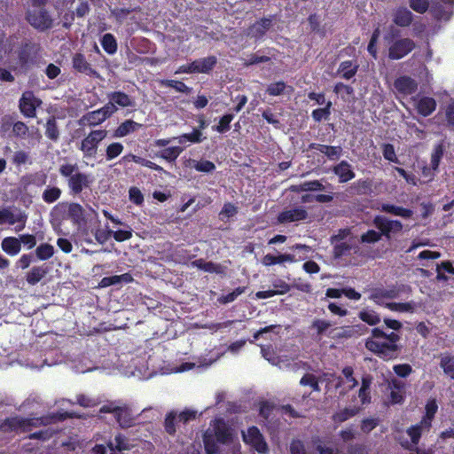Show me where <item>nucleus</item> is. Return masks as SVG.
<instances>
[{
	"label": "nucleus",
	"instance_id": "obj_11",
	"mask_svg": "<svg viewBox=\"0 0 454 454\" xmlns=\"http://www.w3.org/2000/svg\"><path fill=\"white\" fill-rule=\"evenodd\" d=\"M394 87L398 93L407 96L417 91L418 83L413 78L402 75L395 80Z\"/></svg>",
	"mask_w": 454,
	"mask_h": 454
},
{
	"label": "nucleus",
	"instance_id": "obj_8",
	"mask_svg": "<svg viewBox=\"0 0 454 454\" xmlns=\"http://www.w3.org/2000/svg\"><path fill=\"white\" fill-rule=\"evenodd\" d=\"M109 109H112L111 106L105 105L99 109L88 112L80 118L78 123L81 126H98L113 115Z\"/></svg>",
	"mask_w": 454,
	"mask_h": 454
},
{
	"label": "nucleus",
	"instance_id": "obj_45",
	"mask_svg": "<svg viewBox=\"0 0 454 454\" xmlns=\"http://www.w3.org/2000/svg\"><path fill=\"white\" fill-rule=\"evenodd\" d=\"M161 85L166 88H172L176 91L182 92L184 94L191 93L192 89L188 87L184 82L177 80H162Z\"/></svg>",
	"mask_w": 454,
	"mask_h": 454
},
{
	"label": "nucleus",
	"instance_id": "obj_26",
	"mask_svg": "<svg viewBox=\"0 0 454 454\" xmlns=\"http://www.w3.org/2000/svg\"><path fill=\"white\" fill-rule=\"evenodd\" d=\"M272 25L270 18H262L257 20L251 27L250 31L254 37L262 38Z\"/></svg>",
	"mask_w": 454,
	"mask_h": 454
},
{
	"label": "nucleus",
	"instance_id": "obj_62",
	"mask_svg": "<svg viewBox=\"0 0 454 454\" xmlns=\"http://www.w3.org/2000/svg\"><path fill=\"white\" fill-rule=\"evenodd\" d=\"M442 269L444 271L454 275V267L452 263L449 261L442 262L440 265L437 266V279L446 280L447 277L440 272V270Z\"/></svg>",
	"mask_w": 454,
	"mask_h": 454
},
{
	"label": "nucleus",
	"instance_id": "obj_46",
	"mask_svg": "<svg viewBox=\"0 0 454 454\" xmlns=\"http://www.w3.org/2000/svg\"><path fill=\"white\" fill-rule=\"evenodd\" d=\"M124 150V146L120 142H113L108 145L106 148V160H113L121 154Z\"/></svg>",
	"mask_w": 454,
	"mask_h": 454
},
{
	"label": "nucleus",
	"instance_id": "obj_36",
	"mask_svg": "<svg viewBox=\"0 0 454 454\" xmlns=\"http://www.w3.org/2000/svg\"><path fill=\"white\" fill-rule=\"evenodd\" d=\"M330 321L325 319L315 318L309 325V330L315 331L317 338L321 339L322 335L331 327Z\"/></svg>",
	"mask_w": 454,
	"mask_h": 454
},
{
	"label": "nucleus",
	"instance_id": "obj_24",
	"mask_svg": "<svg viewBox=\"0 0 454 454\" xmlns=\"http://www.w3.org/2000/svg\"><path fill=\"white\" fill-rule=\"evenodd\" d=\"M35 49V44L31 42H25L18 52V59L20 64L24 67L28 65L32 60V52Z\"/></svg>",
	"mask_w": 454,
	"mask_h": 454
},
{
	"label": "nucleus",
	"instance_id": "obj_49",
	"mask_svg": "<svg viewBox=\"0 0 454 454\" xmlns=\"http://www.w3.org/2000/svg\"><path fill=\"white\" fill-rule=\"evenodd\" d=\"M234 115L232 114H226L221 117L218 125L214 126L213 129L218 133H225L231 129V122L233 120Z\"/></svg>",
	"mask_w": 454,
	"mask_h": 454
},
{
	"label": "nucleus",
	"instance_id": "obj_42",
	"mask_svg": "<svg viewBox=\"0 0 454 454\" xmlns=\"http://www.w3.org/2000/svg\"><path fill=\"white\" fill-rule=\"evenodd\" d=\"M183 150L184 149L180 146H171L161 150L158 153V156L168 162H174L181 154Z\"/></svg>",
	"mask_w": 454,
	"mask_h": 454
},
{
	"label": "nucleus",
	"instance_id": "obj_55",
	"mask_svg": "<svg viewBox=\"0 0 454 454\" xmlns=\"http://www.w3.org/2000/svg\"><path fill=\"white\" fill-rule=\"evenodd\" d=\"M410 7L416 12L423 14L429 8L428 0H409Z\"/></svg>",
	"mask_w": 454,
	"mask_h": 454
},
{
	"label": "nucleus",
	"instance_id": "obj_43",
	"mask_svg": "<svg viewBox=\"0 0 454 454\" xmlns=\"http://www.w3.org/2000/svg\"><path fill=\"white\" fill-rule=\"evenodd\" d=\"M332 102L327 101L325 107L314 109L311 113V117L316 122H320L323 120L326 121L331 115Z\"/></svg>",
	"mask_w": 454,
	"mask_h": 454
},
{
	"label": "nucleus",
	"instance_id": "obj_47",
	"mask_svg": "<svg viewBox=\"0 0 454 454\" xmlns=\"http://www.w3.org/2000/svg\"><path fill=\"white\" fill-rule=\"evenodd\" d=\"M262 51V50H259L255 53H251L247 55V59H245L244 65L249 67L270 61V57L266 55H261Z\"/></svg>",
	"mask_w": 454,
	"mask_h": 454
},
{
	"label": "nucleus",
	"instance_id": "obj_41",
	"mask_svg": "<svg viewBox=\"0 0 454 454\" xmlns=\"http://www.w3.org/2000/svg\"><path fill=\"white\" fill-rule=\"evenodd\" d=\"M62 191L57 186H48L42 194L43 200L47 204L56 202L61 196Z\"/></svg>",
	"mask_w": 454,
	"mask_h": 454
},
{
	"label": "nucleus",
	"instance_id": "obj_32",
	"mask_svg": "<svg viewBox=\"0 0 454 454\" xmlns=\"http://www.w3.org/2000/svg\"><path fill=\"white\" fill-rule=\"evenodd\" d=\"M188 167L193 168L199 172L203 173H212L215 169V165L214 162L207 160H195L190 159L188 160Z\"/></svg>",
	"mask_w": 454,
	"mask_h": 454
},
{
	"label": "nucleus",
	"instance_id": "obj_53",
	"mask_svg": "<svg viewBox=\"0 0 454 454\" xmlns=\"http://www.w3.org/2000/svg\"><path fill=\"white\" fill-rule=\"evenodd\" d=\"M385 307L392 311H399V312L413 311V306L411 302H388V303L385 304Z\"/></svg>",
	"mask_w": 454,
	"mask_h": 454
},
{
	"label": "nucleus",
	"instance_id": "obj_16",
	"mask_svg": "<svg viewBox=\"0 0 454 454\" xmlns=\"http://www.w3.org/2000/svg\"><path fill=\"white\" fill-rule=\"evenodd\" d=\"M436 106L437 104L434 98L425 96L418 100L416 110L421 116L427 117L435 111Z\"/></svg>",
	"mask_w": 454,
	"mask_h": 454
},
{
	"label": "nucleus",
	"instance_id": "obj_2",
	"mask_svg": "<svg viewBox=\"0 0 454 454\" xmlns=\"http://www.w3.org/2000/svg\"><path fill=\"white\" fill-rule=\"evenodd\" d=\"M59 172L61 176L67 178V186L72 195L80 194L84 189L90 188L94 182L93 176L80 171L76 163L62 164Z\"/></svg>",
	"mask_w": 454,
	"mask_h": 454
},
{
	"label": "nucleus",
	"instance_id": "obj_63",
	"mask_svg": "<svg viewBox=\"0 0 454 454\" xmlns=\"http://www.w3.org/2000/svg\"><path fill=\"white\" fill-rule=\"evenodd\" d=\"M129 200L137 206L144 203V195L137 187H131L129 191Z\"/></svg>",
	"mask_w": 454,
	"mask_h": 454
},
{
	"label": "nucleus",
	"instance_id": "obj_40",
	"mask_svg": "<svg viewBox=\"0 0 454 454\" xmlns=\"http://www.w3.org/2000/svg\"><path fill=\"white\" fill-rule=\"evenodd\" d=\"M35 254L38 260L46 261L53 256L54 247L49 243H42L35 248Z\"/></svg>",
	"mask_w": 454,
	"mask_h": 454
},
{
	"label": "nucleus",
	"instance_id": "obj_12",
	"mask_svg": "<svg viewBox=\"0 0 454 454\" xmlns=\"http://www.w3.org/2000/svg\"><path fill=\"white\" fill-rule=\"evenodd\" d=\"M73 67L79 73L84 74L90 77L98 76V73L87 61L82 53L77 52L72 58Z\"/></svg>",
	"mask_w": 454,
	"mask_h": 454
},
{
	"label": "nucleus",
	"instance_id": "obj_23",
	"mask_svg": "<svg viewBox=\"0 0 454 454\" xmlns=\"http://www.w3.org/2000/svg\"><path fill=\"white\" fill-rule=\"evenodd\" d=\"M1 247L11 256L17 255L21 250L20 240L16 237H6L2 240Z\"/></svg>",
	"mask_w": 454,
	"mask_h": 454
},
{
	"label": "nucleus",
	"instance_id": "obj_1",
	"mask_svg": "<svg viewBox=\"0 0 454 454\" xmlns=\"http://www.w3.org/2000/svg\"><path fill=\"white\" fill-rule=\"evenodd\" d=\"M372 225L377 229H370L360 236L362 244H375L383 238L389 241L393 235L403 231V224L400 220L390 219L382 215H377L372 219Z\"/></svg>",
	"mask_w": 454,
	"mask_h": 454
},
{
	"label": "nucleus",
	"instance_id": "obj_25",
	"mask_svg": "<svg viewBox=\"0 0 454 454\" xmlns=\"http://www.w3.org/2000/svg\"><path fill=\"white\" fill-rule=\"evenodd\" d=\"M67 215L69 219L75 224H79L85 220L84 209L79 203L67 202Z\"/></svg>",
	"mask_w": 454,
	"mask_h": 454
},
{
	"label": "nucleus",
	"instance_id": "obj_22",
	"mask_svg": "<svg viewBox=\"0 0 454 454\" xmlns=\"http://www.w3.org/2000/svg\"><path fill=\"white\" fill-rule=\"evenodd\" d=\"M141 127L140 123L134 121L133 120H125L121 122L113 133L114 137H126Z\"/></svg>",
	"mask_w": 454,
	"mask_h": 454
},
{
	"label": "nucleus",
	"instance_id": "obj_60",
	"mask_svg": "<svg viewBox=\"0 0 454 454\" xmlns=\"http://www.w3.org/2000/svg\"><path fill=\"white\" fill-rule=\"evenodd\" d=\"M324 154L330 160H336L342 155V148L340 145H328L327 149L324 152Z\"/></svg>",
	"mask_w": 454,
	"mask_h": 454
},
{
	"label": "nucleus",
	"instance_id": "obj_4",
	"mask_svg": "<svg viewBox=\"0 0 454 454\" xmlns=\"http://www.w3.org/2000/svg\"><path fill=\"white\" fill-rule=\"evenodd\" d=\"M25 20L32 27L40 32L50 30L54 26V19L46 7L27 8Z\"/></svg>",
	"mask_w": 454,
	"mask_h": 454
},
{
	"label": "nucleus",
	"instance_id": "obj_28",
	"mask_svg": "<svg viewBox=\"0 0 454 454\" xmlns=\"http://www.w3.org/2000/svg\"><path fill=\"white\" fill-rule=\"evenodd\" d=\"M358 67L359 66L356 63L351 60H345L340 64L338 74H340L343 79L349 80L356 75Z\"/></svg>",
	"mask_w": 454,
	"mask_h": 454
},
{
	"label": "nucleus",
	"instance_id": "obj_18",
	"mask_svg": "<svg viewBox=\"0 0 454 454\" xmlns=\"http://www.w3.org/2000/svg\"><path fill=\"white\" fill-rule=\"evenodd\" d=\"M379 209L381 212L395 216H401L404 219H410L413 215V211L411 209L389 203H382Z\"/></svg>",
	"mask_w": 454,
	"mask_h": 454
},
{
	"label": "nucleus",
	"instance_id": "obj_37",
	"mask_svg": "<svg viewBox=\"0 0 454 454\" xmlns=\"http://www.w3.org/2000/svg\"><path fill=\"white\" fill-rule=\"evenodd\" d=\"M192 266L210 273H221L222 266L213 262H205L203 259H198L192 262Z\"/></svg>",
	"mask_w": 454,
	"mask_h": 454
},
{
	"label": "nucleus",
	"instance_id": "obj_64",
	"mask_svg": "<svg viewBox=\"0 0 454 454\" xmlns=\"http://www.w3.org/2000/svg\"><path fill=\"white\" fill-rule=\"evenodd\" d=\"M354 370L351 366H346L342 369V374L346 379L347 383H348L349 388H354L358 385V381L353 376Z\"/></svg>",
	"mask_w": 454,
	"mask_h": 454
},
{
	"label": "nucleus",
	"instance_id": "obj_27",
	"mask_svg": "<svg viewBox=\"0 0 454 454\" xmlns=\"http://www.w3.org/2000/svg\"><path fill=\"white\" fill-rule=\"evenodd\" d=\"M20 221H27V215L23 213L14 215L7 207L0 209V225L4 223L13 225Z\"/></svg>",
	"mask_w": 454,
	"mask_h": 454
},
{
	"label": "nucleus",
	"instance_id": "obj_48",
	"mask_svg": "<svg viewBox=\"0 0 454 454\" xmlns=\"http://www.w3.org/2000/svg\"><path fill=\"white\" fill-rule=\"evenodd\" d=\"M444 153V145L442 143L436 145L431 154V168L433 170H437L439 168L440 161Z\"/></svg>",
	"mask_w": 454,
	"mask_h": 454
},
{
	"label": "nucleus",
	"instance_id": "obj_13",
	"mask_svg": "<svg viewBox=\"0 0 454 454\" xmlns=\"http://www.w3.org/2000/svg\"><path fill=\"white\" fill-rule=\"evenodd\" d=\"M399 289L395 286H392L388 289L374 288L372 291L369 298L372 301H373L376 304L382 305V299H395L399 296Z\"/></svg>",
	"mask_w": 454,
	"mask_h": 454
},
{
	"label": "nucleus",
	"instance_id": "obj_59",
	"mask_svg": "<svg viewBox=\"0 0 454 454\" xmlns=\"http://www.w3.org/2000/svg\"><path fill=\"white\" fill-rule=\"evenodd\" d=\"M237 213H238V207L234 204H232L231 202H227L223 205L219 215H220L221 219H223V218L232 217Z\"/></svg>",
	"mask_w": 454,
	"mask_h": 454
},
{
	"label": "nucleus",
	"instance_id": "obj_61",
	"mask_svg": "<svg viewBox=\"0 0 454 454\" xmlns=\"http://www.w3.org/2000/svg\"><path fill=\"white\" fill-rule=\"evenodd\" d=\"M393 370L401 378H406L412 372V367L409 364H395Z\"/></svg>",
	"mask_w": 454,
	"mask_h": 454
},
{
	"label": "nucleus",
	"instance_id": "obj_34",
	"mask_svg": "<svg viewBox=\"0 0 454 454\" xmlns=\"http://www.w3.org/2000/svg\"><path fill=\"white\" fill-rule=\"evenodd\" d=\"M440 367L443 372L454 380V356L450 354H442L440 360Z\"/></svg>",
	"mask_w": 454,
	"mask_h": 454
},
{
	"label": "nucleus",
	"instance_id": "obj_33",
	"mask_svg": "<svg viewBox=\"0 0 454 454\" xmlns=\"http://www.w3.org/2000/svg\"><path fill=\"white\" fill-rule=\"evenodd\" d=\"M45 136L51 141H58L59 138V129L55 116H50L45 124Z\"/></svg>",
	"mask_w": 454,
	"mask_h": 454
},
{
	"label": "nucleus",
	"instance_id": "obj_44",
	"mask_svg": "<svg viewBox=\"0 0 454 454\" xmlns=\"http://www.w3.org/2000/svg\"><path fill=\"white\" fill-rule=\"evenodd\" d=\"M358 317L369 325H376L380 322V315L374 310L363 309L359 312Z\"/></svg>",
	"mask_w": 454,
	"mask_h": 454
},
{
	"label": "nucleus",
	"instance_id": "obj_52",
	"mask_svg": "<svg viewBox=\"0 0 454 454\" xmlns=\"http://www.w3.org/2000/svg\"><path fill=\"white\" fill-rule=\"evenodd\" d=\"M372 383V376L365 374L362 377V384L359 388L358 397H370V388Z\"/></svg>",
	"mask_w": 454,
	"mask_h": 454
},
{
	"label": "nucleus",
	"instance_id": "obj_58",
	"mask_svg": "<svg viewBox=\"0 0 454 454\" xmlns=\"http://www.w3.org/2000/svg\"><path fill=\"white\" fill-rule=\"evenodd\" d=\"M12 132L16 137H25L28 132V127L21 121L13 122Z\"/></svg>",
	"mask_w": 454,
	"mask_h": 454
},
{
	"label": "nucleus",
	"instance_id": "obj_29",
	"mask_svg": "<svg viewBox=\"0 0 454 454\" xmlns=\"http://www.w3.org/2000/svg\"><path fill=\"white\" fill-rule=\"evenodd\" d=\"M47 274V268L43 266H34L26 275V281L30 286L39 283Z\"/></svg>",
	"mask_w": 454,
	"mask_h": 454
},
{
	"label": "nucleus",
	"instance_id": "obj_5",
	"mask_svg": "<svg viewBox=\"0 0 454 454\" xmlns=\"http://www.w3.org/2000/svg\"><path fill=\"white\" fill-rule=\"evenodd\" d=\"M107 136L106 129L91 130L81 142L79 149L84 158H94L100 142Z\"/></svg>",
	"mask_w": 454,
	"mask_h": 454
},
{
	"label": "nucleus",
	"instance_id": "obj_56",
	"mask_svg": "<svg viewBox=\"0 0 454 454\" xmlns=\"http://www.w3.org/2000/svg\"><path fill=\"white\" fill-rule=\"evenodd\" d=\"M135 9L130 8H114L111 10V15L114 17L117 22L122 23Z\"/></svg>",
	"mask_w": 454,
	"mask_h": 454
},
{
	"label": "nucleus",
	"instance_id": "obj_51",
	"mask_svg": "<svg viewBox=\"0 0 454 454\" xmlns=\"http://www.w3.org/2000/svg\"><path fill=\"white\" fill-rule=\"evenodd\" d=\"M286 87V82L283 81L271 82L268 85L266 93L270 96H279L285 92Z\"/></svg>",
	"mask_w": 454,
	"mask_h": 454
},
{
	"label": "nucleus",
	"instance_id": "obj_15",
	"mask_svg": "<svg viewBox=\"0 0 454 454\" xmlns=\"http://www.w3.org/2000/svg\"><path fill=\"white\" fill-rule=\"evenodd\" d=\"M333 172L339 177L340 183H347L355 177V172L347 160H341L333 168Z\"/></svg>",
	"mask_w": 454,
	"mask_h": 454
},
{
	"label": "nucleus",
	"instance_id": "obj_14",
	"mask_svg": "<svg viewBox=\"0 0 454 454\" xmlns=\"http://www.w3.org/2000/svg\"><path fill=\"white\" fill-rule=\"evenodd\" d=\"M393 22L401 27L411 26L413 21L412 12L406 7H398L393 12Z\"/></svg>",
	"mask_w": 454,
	"mask_h": 454
},
{
	"label": "nucleus",
	"instance_id": "obj_10",
	"mask_svg": "<svg viewBox=\"0 0 454 454\" xmlns=\"http://www.w3.org/2000/svg\"><path fill=\"white\" fill-rule=\"evenodd\" d=\"M309 214L305 207H298L288 210H284L278 215V222L279 223H290L294 222H300L306 220Z\"/></svg>",
	"mask_w": 454,
	"mask_h": 454
},
{
	"label": "nucleus",
	"instance_id": "obj_54",
	"mask_svg": "<svg viewBox=\"0 0 454 454\" xmlns=\"http://www.w3.org/2000/svg\"><path fill=\"white\" fill-rule=\"evenodd\" d=\"M272 286L277 295L286 294L291 290L290 285L281 278L273 280Z\"/></svg>",
	"mask_w": 454,
	"mask_h": 454
},
{
	"label": "nucleus",
	"instance_id": "obj_50",
	"mask_svg": "<svg viewBox=\"0 0 454 454\" xmlns=\"http://www.w3.org/2000/svg\"><path fill=\"white\" fill-rule=\"evenodd\" d=\"M246 290L244 286H239L235 288L231 293L227 294L221 295L217 301L221 304H227L234 301L240 294H242Z\"/></svg>",
	"mask_w": 454,
	"mask_h": 454
},
{
	"label": "nucleus",
	"instance_id": "obj_31",
	"mask_svg": "<svg viewBox=\"0 0 454 454\" xmlns=\"http://www.w3.org/2000/svg\"><path fill=\"white\" fill-rule=\"evenodd\" d=\"M372 182L368 179H358L354 182L350 190L356 195H368L372 192Z\"/></svg>",
	"mask_w": 454,
	"mask_h": 454
},
{
	"label": "nucleus",
	"instance_id": "obj_38",
	"mask_svg": "<svg viewBox=\"0 0 454 454\" xmlns=\"http://www.w3.org/2000/svg\"><path fill=\"white\" fill-rule=\"evenodd\" d=\"M293 192H315L325 190L324 184L318 180L307 181L301 184L299 186H292Z\"/></svg>",
	"mask_w": 454,
	"mask_h": 454
},
{
	"label": "nucleus",
	"instance_id": "obj_9",
	"mask_svg": "<svg viewBox=\"0 0 454 454\" xmlns=\"http://www.w3.org/2000/svg\"><path fill=\"white\" fill-rule=\"evenodd\" d=\"M108 102L106 104V106H111L112 114H115L118 111V107H133L136 103L132 97L128 95L127 93L115 90L107 93Z\"/></svg>",
	"mask_w": 454,
	"mask_h": 454
},
{
	"label": "nucleus",
	"instance_id": "obj_19",
	"mask_svg": "<svg viewBox=\"0 0 454 454\" xmlns=\"http://www.w3.org/2000/svg\"><path fill=\"white\" fill-rule=\"evenodd\" d=\"M134 278L132 275L129 272L121 274V275H114L110 277H104L98 286L99 287L105 288L111 286L119 285L121 283L129 284L133 282Z\"/></svg>",
	"mask_w": 454,
	"mask_h": 454
},
{
	"label": "nucleus",
	"instance_id": "obj_3",
	"mask_svg": "<svg viewBox=\"0 0 454 454\" xmlns=\"http://www.w3.org/2000/svg\"><path fill=\"white\" fill-rule=\"evenodd\" d=\"M385 339L388 342H380L368 338L365 340V348L385 361L397 358L402 349V346L397 344L401 339L400 335L394 332L386 333Z\"/></svg>",
	"mask_w": 454,
	"mask_h": 454
},
{
	"label": "nucleus",
	"instance_id": "obj_17",
	"mask_svg": "<svg viewBox=\"0 0 454 454\" xmlns=\"http://www.w3.org/2000/svg\"><path fill=\"white\" fill-rule=\"evenodd\" d=\"M192 63L194 64L196 74H209L216 66L217 58L215 56H208L195 59Z\"/></svg>",
	"mask_w": 454,
	"mask_h": 454
},
{
	"label": "nucleus",
	"instance_id": "obj_35",
	"mask_svg": "<svg viewBox=\"0 0 454 454\" xmlns=\"http://www.w3.org/2000/svg\"><path fill=\"white\" fill-rule=\"evenodd\" d=\"M100 43L102 48L107 54L113 55L117 51L118 44L114 35L110 33L105 34L102 36Z\"/></svg>",
	"mask_w": 454,
	"mask_h": 454
},
{
	"label": "nucleus",
	"instance_id": "obj_7",
	"mask_svg": "<svg viewBox=\"0 0 454 454\" xmlns=\"http://www.w3.org/2000/svg\"><path fill=\"white\" fill-rule=\"evenodd\" d=\"M416 47L414 41L411 38L397 39L389 46L387 57L392 60H398L409 53Z\"/></svg>",
	"mask_w": 454,
	"mask_h": 454
},
{
	"label": "nucleus",
	"instance_id": "obj_6",
	"mask_svg": "<svg viewBox=\"0 0 454 454\" xmlns=\"http://www.w3.org/2000/svg\"><path fill=\"white\" fill-rule=\"evenodd\" d=\"M42 103V100L35 97L34 91L25 90L19 100V109L24 117L35 118L36 109L41 106Z\"/></svg>",
	"mask_w": 454,
	"mask_h": 454
},
{
	"label": "nucleus",
	"instance_id": "obj_20",
	"mask_svg": "<svg viewBox=\"0 0 454 454\" xmlns=\"http://www.w3.org/2000/svg\"><path fill=\"white\" fill-rule=\"evenodd\" d=\"M166 246L168 247V250L171 252L168 256L170 261L177 263H184L191 258L190 254H188V251L184 247L180 246L174 247L171 242H167Z\"/></svg>",
	"mask_w": 454,
	"mask_h": 454
},
{
	"label": "nucleus",
	"instance_id": "obj_21",
	"mask_svg": "<svg viewBox=\"0 0 454 454\" xmlns=\"http://www.w3.org/2000/svg\"><path fill=\"white\" fill-rule=\"evenodd\" d=\"M67 202H59L53 207L51 212V223L61 225L62 222L69 219L67 215Z\"/></svg>",
	"mask_w": 454,
	"mask_h": 454
},
{
	"label": "nucleus",
	"instance_id": "obj_30",
	"mask_svg": "<svg viewBox=\"0 0 454 454\" xmlns=\"http://www.w3.org/2000/svg\"><path fill=\"white\" fill-rule=\"evenodd\" d=\"M353 245L349 241L339 242L333 245V256L334 259H341L352 254Z\"/></svg>",
	"mask_w": 454,
	"mask_h": 454
},
{
	"label": "nucleus",
	"instance_id": "obj_57",
	"mask_svg": "<svg viewBox=\"0 0 454 454\" xmlns=\"http://www.w3.org/2000/svg\"><path fill=\"white\" fill-rule=\"evenodd\" d=\"M300 384L302 386H309L314 390L319 389L318 380H317V377L311 373L304 374L300 380Z\"/></svg>",
	"mask_w": 454,
	"mask_h": 454
},
{
	"label": "nucleus",
	"instance_id": "obj_39",
	"mask_svg": "<svg viewBox=\"0 0 454 454\" xmlns=\"http://www.w3.org/2000/svg\"><path fill=\"white\" fill-rule=\"evenodd\" d=\"M206 137H203L202 132L200 129H193L191 133H184L178 137H176L179 144H184L185 142H190L192 144L201 143Z\"/></svg>",
	"mask_w": 454,
	"mask_h": 454
}]
</instances>
